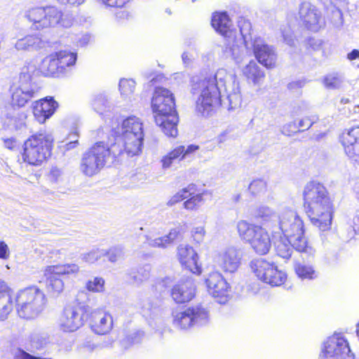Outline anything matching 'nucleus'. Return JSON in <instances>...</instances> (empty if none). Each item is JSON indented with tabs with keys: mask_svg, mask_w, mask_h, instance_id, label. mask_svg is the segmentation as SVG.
I'll use <instances>...</instances> for the list:
<instances>
[{
	"mask_svg": "<svg viewBox=\"0 0 359 359\" xmlns=\"http://www.w3.org/2000/svg\"><path fill=\"white\" fill-rule=\"evenodd\" d=\"M97 2L111 7H123L129 0H95Z\"/></svg>",
	"mask_w": 359,
	"mask_h": 359,
	"instance_id": "obj_59",
	"label": "nucleus"
},
{
	"mask_svg": "<svg viewBox=\"0 0 359 359\" xmlns=\"http://www.w3.org/2000/svg\"><path fill=\"white\" fill-rule=\"evenodd\" d=\"M309 109V106L307 103L301 102L294 107L293 111H292V115L293 116L301 115V114H304V112H306V111H308Z\"/></svg>",
	"mask_w": 359,
	"mask_h": 359,
	"instance_id": "obj_63",
	"label": "nucleus"
},
{
	"mask_svg": "<svg viewBox=\"0 0 359 359\" xmlns=\"http://www.w3.org/2000/svg\"><path fill=\"white\" fill-rule=\"evenodd\" d=\"M55 53L46 57L41 62L39 71L46 76H58L62 74Z\"/></svg>",
	"mask_w": 359,
	"mask_h": 359,
	"instance_id": "obj_32",
	"label": "nucleus"
},
{
	"mask_svg": "<svg viewBox=\"0 0 359 359\" xmlns=\"http://www.w3.org/2000/svg\"><path fill=\"white\" fill-rule=\"evenodd\" d=\"M60 72L63 74L67 67L74 65L76 60V54L67 50H60L55 52Z\"/></svg>",
	"mask_w": 359,
	"mask_h": 359,
	"instance_id": "obj_36",
	"label": "nucleus"
},
{
	"mask_svg": "<svg viewBox=\"0 0 359 359\" xmlns=\"http://www.w3.org/2000/svg\"><path fill=\"white\" fill-rule=\"evenodd\" d=\"M14 359H51V358H44L41 357H36L32 355L26 351L22 349H17L14 352Z\"/></svg>",
	"mask_w": 359,
	"mask_h": 359,
	"instance_id": "obj_60",
	"label": "nucleus"
},
{
	"mask_svg": "<svg viewBox=\"0 0 359 359\" xmlns=\"http://www.w3.org/2000/svg\"><path fill=\"white\" fill-rule=\"evenodd\" d=\"M36 72L34 64L29 62L22 69L19 79L13 82L9 88L11 104L12 108L25 107L32 99L36 97L39 88L32 81V76Z\"/></svg>",
	"mask_w": 359,
	"mask_h": 359,
	"instance_id": "obj_5",
	"label": "nucleus"
},
{
	"mask_svg": "<svg viewBox=\"0 0 359 359\" xmlns=\"http://www.w3.org/2000/svg\"><path fill=\"white\" fill-rule=\"evenodd\" d=\"M250 266L258 279L271 286H280L287 279L285 271L278 269L273 262L264 259H254L251 261Z\"/></svg>",
	"mask_w": 359,
	"mask_h": 359,
	"instance_id": "obj_10",
	"label": "nucleus"
},
{
	"mask_svg": "<svg viewBox=\"0 0 359 359\" xmlns=\"http://www.w3.org/2000/svg\"><path fill=\"white\" fill-rule=\"evenodd\" d=\"M44 13L42 28L55 26L60 22L62 13L57 8L53 6L44 8Z\"/></svg>",
	"mask_w": 359,
	"mask_h": 359,
	"instance_id": "obj_39",
	"label": "nucleus"
},
{
	"mask_svg": "<svg viewBox=\"0 0 359 359\" xmlns=\"http://www.w3.org/2000/svg\"><path fill=\"white\" fill-rule=\"evenodd\" d=\"M16 108H12L9 111L4 113L5 123L15 130H22L26 126L27 114L22 111H15Z\"/></svg>",
	"mask_w": 359,
	"mask_h": 359,
	"instance_id": "obj_30",
	"label": "nucleus"
},
{
	"mask_svg": "<svg viewBox=\"0 0 359 359\" xmlns=\"http://www.w3.org/2000/svg\"><path fill=\"white\" fill-rule=\"evenodd\" d=\"M272 237L275 240L274 244L277 255L283 259H289L292 255V248H294L290 238L283 236Z\"/></svg>",
	"mask_w": 359,
	"mask_h": 359,
	"instance_id": "obj_34",
	"label": "nucleus"
},
{
	"mask_svg": "<svg viewBox=\"0 0 359 359\" xmlns=\"http://www.w3.org/2000/svg\"><path fill=\"white\" fill-rule=\"evenodd\" d=\"M250 27V23L248 22H245L243 26L241 27V33L243 35L246 50H252L257 61L267 69L274 68L277 61L275 48L268 45L262 38L252 36L250 33L248 34L245 29Z\"/></svg>",
	"mask_w": 359,
	"mask_h": 359,
	"instance_id": "obj_8",
	"label": "nucleus"
},
{
	"mask_svg": "<svg viewBox=\"0 0 359 359\" xmlns=\"http://www.w3.org/2000/svg\"><path fill=\"white\" fill-rule=\"evenodd\" d=\"M147 179V175L142 172H137L131 177L132 182L137 184L144 183Z\"/></svg>",
	"mask_w": 359,
	"mask_h": 359,
	"instance_id": "obj_64",
	"label": "nucleus"
},
{
	"mask_svg": "<svg viewBox=\"0 0 359 359\" xmlns=\"http://www.w3.org/2000/svg\"><path fill=\"white\" fill-rule=\"evenodd\" d=\"M15 48L18 51H31L44 47V42L36 35H27L16 41Z\"/></svg>",
	"mask_w": 359,
	"mask_h": 359,
	"instance_id": "obj_31",
	"label": "nucleus"
},
{
	"mask_svg": "<svg viewBox=\"0 0 359 359\" xmlns=\"http://www.w3.org/2000/svg\"><path fill=\"white\" fill-rule=\"evenodd\" d=\"M13 307L11 290L5 281L0 280V320L6 319Z\"/></svg>",
	"mask_w": 359,
	"mask_h": 359,
	"instance_id": "obj_27",
	"label": "nucleus"
},
{
	"mask_svg": "<svg viewBox=\"0 0 359 359\" xmlns=\"http://www.w3.org/2000/svg\"><path fill=\"white\" fill-rule=\"evenodd\" d=\"M44 276L46 277V287L48 294L54 297H58L64 290L65 284L60 278V275L49 269L46 266L44 269Z\"/></svg>",
	"mask_w": 359,
	"mask_h": 359,
	"instance_id": "obj_24",
	"label": "nucleus"
},
{
	"mask_svg": "<svg viewBox=\"0 0 359 359\" xmlns=\"http://www.w3.org/2000/svg\"><path fill=\"white\" fill-rule=\"evenodd\" d=\"M248 189L252 194H259L266 191V183L261 179L255 180L250 184Z\"/></svg>",
	"mask_w": 359,
	"mask_h": 359,
	"instance_id": "obj_54",
	"label": "nucleus"
},
{
	"mask_svg": "<svg viewBox=\"0 0 359 359\" xmlns=\"http://www.w3.org/2000/svg\"><path fill=\"white\" fill-rule=\"evenodd\" d=\"M324 83L329 88H339L343 83V79L337 74H330L325 78Z\"/></svg>",
	"mask_w": 359,
	"mask_h": 359,
	"instance_id": "obj_53",
	"label": "nucleus"
},
{
	"mask_svg": "<svg viewBox=\"0 0 359 359\" xmlns=\"http://www.w3.org/2000/svg\"><path fill=\"white\" fill-rule=\"evenodd\" d=\"M294 270L299 278L302 279L312 280L317 277V273L311 264L305 263H297Z\"/></svg>",
	"mask_w": 359,
	"mask_h": 359,
	"instance_id": "obj_43",
	"label": "nucleus"
},
{
	"mask_svg": "<svg viewBox=\"0 0 359 359\" xmlns=\"http://www.w3.org/2000/svg\"><path fill=\"white\" fill-rule=\"evenodd\" d=\"M155 121L161 127L165 135L172 137L177 136L178 117L176 114L168 116H155Z\"/></svg>",
	"mask_w": 359,
	"mask_h": 359,
	"instance_id": "obj_29",
	"label": "nucleus"
},
{
	"mask_svg": "<svg viewBox=\"0 0 359 359\" xmlns=\"http://www.w3.org/2000/svg\"><path fill=\"white\" fill-rule=\"evenodd\" d=\"M191 82L192 94L199 95L196 108L203 116H208L213 106L224 104L233 109L241 104L237 77L225 69H219L212 76L193 77Z\"/></svg>",
	"mask_w": 359,
	"mask_h": 359,
	"instance_id": "obj_1",
	"label": "nucleus"
},
{
	"mask_svg": "<svg viewBox=\"0 0 359 359\" xmlns=\"http://www.w3.org/2000/svg\"><path fill=\"white\" fill-rule=\"evenodd\" d=\"M194 185L190 184L187 187L182 189L179 191L176 194L171 197L168 201L167 204L169 206H172L177 203L182 201V200L189 197L194 194Z\"/></svg>",
	"mask_w": 359,
	"mask_h": 359,
	"instance_id": "obj_47",
	"label": "nucleus"
},
{
	"mask_svg": "<svg viewBox=\"0 0 359 359\" xmlns=\"http://www.w3.org/2000/svg\"><path fill=\"white\" fill-rule=\"evenodd\" d=\"M195 285L192 280L187 279L180 282L172 290L171 295L174 301L178 304L188 302L195 295Z\"/></svg>",
	"mask_w": 359,
	"mask_h": 359,
	"instance_id": "obj_22",
	"label": "nucleus"
},
{
	"mask_svg": "<svg viewBox=\"0 0 359 359\" xmlns=\"http://www.w3.org/2000/svg\"><path fill=\"white\" fill-rule=\"evenodd\" d=\"M318 119V116L315 114L306 116L299 121L297 126L294 123L288 124L287 127H293L294 129L297 130H305L309 129L315 122Z\"/></svg>",
	"mask_w": 359,
	"mask_h": 359,
	"instance_id": "obj_48",
	"label": "nucleus"
},
{
	"mask_svg": "<svg viewBox=\"0 0 359 359\" xmlns=\"http://www.w3.org/2000/svg\"><path fill=\"white\" fill-rule=\"evenodd\" d=\"M242 73L247 81L254 86H260L265 78L264 71L253 60L243 67Z\"/></svg>",
	"mask_w": 359,
	"mask_h": 359,
	"instance_id": "obj_25",
	"label": "nucleus"
},
{
	"mask_svg": "<svg viewBox=\"0 0 359 359\" xmlns=\"http://www.w3.org/2000/svg\"><path fill=\"white\" fill-rule=\"evenodd\" d=\"M144 140V133H130L126 135H118L113 139L109 138L107 142L110 144H116L122 147L123 153L128 156H134L142 151V146Z\"/></svg>",
	"mask_w": 359,
	"mask_h": 359,
	"instance_id": "obj_15",
	"label": "nucleus"
},
{
	"mask_svg": "<svg viewBox=\"0 0 359 359\" xmlns=\"http://www.w3.org/2000/svg\"><path fill=\"white\" fill-rule=\"evenodd\" d=\"M187 227L186 224H178L175 227L170 229L168 234L165 236L152 238L145 236V243L151 248H165L172 244L182 233L185 232Z\"/></svg>",
	"mask_w": 359,
	"mask_h": 359,
	"instance_id": "obj_21",
	"label": "nucleus"
},
{
	"mask_svg": "<svg viewBox=\"0 0 359 359\" xmlns=\"http://www.w3.org/2000/svg\"><path fill=\"white\" fill-rule=\"evenodd\" d=\"M208 292L219 304L228 301L230 287L219 271H212L204 278Z\"/></svg>",
	"mask_w": 359,
	"mask_h": 359,
	"instance_id": "obj_13",
	"label": "nucleus"
},
{
	"mask_svg": "<svg viewBox=\"0 0 359 359\" xmlns=\"http://www.w3.org/2000/svg\"><path fill=\"white\" fill-rule=\"evenodd\" d=\"M241 258L239 250L234 247H229L219 255L218 264L224 271L233 273L238 269Z\"/></svg>",
	"mask_w": 359,
	"mask_h": 359,
	"instance_id": "obj_20",
	"label": "nucleus"
},
{
	"mask_svg": "<svg viewBox=\"0 0 359 359\" xmlns=\"http://www.w3.org/2000/svg\"><path fill=\"white\" fill-rule=\"evenodd\" d=\"M113 318L111 315L104 311L92 313L90 327L97 334H107L113 328Z\"/></svg>",
	"mask_w": 359,
	"mask_h": 359,
	"instance_id": "obj_19",
	"label": "nucleus"
},
{
	"mask_svg": "<svg viewBox=\"0 0 359 359\" xmlns=\"http://www.w3.org/2000/svg\"><path fill=\"white\" fill-rule=\"evenodd\" d=\"M86 317V311L83 306H67L61 314L59 326L64 332L76 331L84 324Z\"/></svg>",
	"mask_w": 359,
	"mask_h": 359,
	"instance_id": "obj_12",
	"label": "nucleus"
},
{
	"mask_svg": "<svg viewBox=\"0 0 359 359\" xmlns=\"http://www.w3.org/2000/svg\"><path fill=\"white\" fill-rule=\"evenodd\" d=\"M189 313L194 325H205L210 320V314L208 309L201 305L189 307Z\"/></svg>",
	"mask_w": 359,
	"mask_h": 359,
	"instance_id": "obj_35",
	"label": "nucleus"
},
{
	"mask_svg": "<svg viewBox=\"0 0 359 359\" xmlns=\"http://www.w3.org/2000/svg\"><path fill=\"white\" fill-rule=\"evenodd\" d=\"M44 13V8H34L27 12V17L35 24L36 29H40L42 28Z\"/></svg>",
	"mask_w": 359,
	"mask_h": 359,
	"instance_id": "obj_46",
	"label": "nucleus"
},
{
	"mask_svg": "<svg viewBox=\"0 0 359 359\" xmlns=\"http://www.w3.org/2000/svg\"><path fill=\"white\" fill-rule=\"evenodd\" d=\"M281 32L284 41L290 46H294V39L293 38V34L290 28L285 27L283 29L281 30Z\"/></svg>",
	"mask_w": 359,
	"mask_h": 359,
	"instance_id": "obj_61",
	"label": "nucleus"
},
{
	"mask_svg": "<svg viewBox=\"0 0 359 359\" xmlns=\"http://www.w3.org/2000/svg\"><path fill=\"white\" fill-rule=\"evenodd\" d=\"M240 34H241L240 32ZM238 39L234 34L231 35V38H225L224 43V52L226 54L229 55L232 59L237 63H241L245 57V53L243 49L242 44L245 43L243 35Z\"/></svg>",
	"mask_w": 359,
	"mask_h": 359,
	"instance_id": "obj_23",
	"label": "nucleus"
},
{
	"mask_svg": "<svg viewBox=\"0 0 359 359\" xmlns=\"http://www.w3.org/2000/svg\"><path fill=\"white\" fill-rule=\"evenodd\" d=\"M189 309L187 308L183 311L177 312L173 315V325L182 330H187L194 326Z\"/></svg>",
	"mask_w": 359,
	"mask_h": 359,
	"instance_id": "obj_41",
	"label": "nucleus"
},
{
	"mask_svg": "<svg viewBox=\"0 0 359 359\" xmlns=\"http://www.w3.org/2000/svg\"><path fill=\"white\" fill-rule=\"evenodd\" d=\"M345 152L353 161L359 162V141L353 146H348Z\"/></svg>",
	"mask_w": 359,
	"mask_h": 359,
	"instance_id": "obj_58",
	"label": "nucleus"
},
{
	"mask_svg": "<svg viewBox=\"0 0 359 359\" xmlns=\"http://www.w3.org/2000/svg\"><path fill=\"white\" fill-rule=\"evenodd\" d=\"M54 141L51 133L39 131L29 137L24 143L22 158L30 165H39L51 154Z\"/></svg>",
	"mask_w": 359,
	"mask_h": 359,
	"instance_id": "obj_7",
	"label": "nucleus"
},
{
	"mask_svg": "<svg viewBox=\"0 0 359 359\" xmlns=\"http://www.w3.org/2000/svg\"><path fill=\"white\" fill-rule=\"evenodd\" d=\"M58 107L57 102L52 97H46L33 103V114L40 123H43L53 116Z\"/></svg>",
	"mask_w": 359,
	"mask_h": 359,
	"instance_id": "obj_18",
	"label": "nucleus"
},
{
	"mask_svg": "<svg viewBox=\"0 0 359 359\" xmlns=\"http://www.w3.org/2000/svg\"><path fill=\"white\" fill-rule=\"evenodd\" d=\"M257 218L261 219L264 225L270 230V225L278 219L277 212H274L271 208L262 205L257 208L255 212Z\"/></svg>",
	"mask_w": 359,
	"mask_h": 359,
	"instance_id": "obj_38",
	"label": "nucleus"
},
{
	"mask_svg": "<svg viewBox=\"0 0 359 359\" xmlns=\"http://www.w3.org/2000/svg\"><path fill=\"white\" fill-rule=\"evenodd\" d=\"M48 180L55 184L62 183L65 180L62 170L57 166H53L48 175Z\"/></svg>",
	"mask_w": 359,
	"mask_h": 359,
	"instance_id": "obj_52",
	"label": "nucleus"
},
{
	"mask_svg": "<svg viewBox=\"0 0 359 359\" xmlns=\"http://www.w3.org/2000/svg\"><path fill=\"white\" fill-rule=\"evenodd\" d=\"M237 231L241 240L248 243L259 255H266L271 248V239L268 231L261 226L245 220L237 223Z\"/></svg>",
	"mask_w": 359,
	"mask_h": 359,
	"instance_id": "obj_9",
	"label": "nucleus"
},
{
	"mask_svg": "<svg viewBox=\"0 0 359 359\" xmlns=\"http://www.w3.org/2000/svg\"><path fill=\"white\" fill-rule=\"evenodd\" d=\"M143 133L142 123L141 120L136 116H129L122 122L121 126L111 130L112 137L118 135H126L130 133Z\"/></svg>",
	"mask_w": 359,
	"mask_h": 359,
	"instance_id": "obj_26",
	"label": "nucleus"
},
{
	"mask_svg": "<svg viewBox=\"0 0 359 359\" xmlns=\"http://www.w3.org/2000/svg\"><path fill=\"white\" fill-rule=\"evenodd\" d=\"M49 269L60 276H76L79 271L80 267L78 264L74 263H67L65 264H57L48 266Z\"/></svg>",
	"mask_w": 359,
	"mask_h": 359,
	"instance_id": "obj_42",
	"label": "nucleus"
},
{
	"mask_svg": "<svg viewBox=\"0 0 359 359\" xmlns=\"http://www.w3.org/2000/svg\"><path fill=\"white\" fill-rule=\"evenodd\" d=\"M203 195L204 193L197 194L189 198L184 202V208L188 210H197L204 203Z\"/></svg>",
	"mask_w": 359,
	"mask_h": 359,
	"instance_id": "obj_49",
	"label": "nucleus"
},
{
	"mask_svg": "<svg viewBox=\"0 0 359 359\" xmlns=\"http://www.w3.org/2000/svg\"><path fill=\"white\" fill-rule=\"evenodd\" d=\"M79 137V130L75 128L69 135L70 141L63 146L64 150L69 151L76 147L79 144L78 137Z\"/></svg>",
	"mask_w": 359,
	"mask_h": 359,
	"instance_id": "obj_56",
	"label": "nucleus"
},
{
	"mask_svg": "<svg viewBox=\"0 0 359 359\" xmlns=\"http://www.w3.org/2000/svg\"><path fill=\"white\" fill-rule=\"evenodd\" d=\"M321 353L325 358L336 359H354L347 339L340 333H334L323 342Z\"/></svg>",
	"mask_w": 359,
	"mask_h": 359,
	"instance_id": "obj_11",
	"label": "nucleus"
},
{
	"mask_svg": "<svg viewBox=\"0 0 359 359\" xmlns=\"http://www.w3.org/2000/svg\"><path fill=\"white\" fill-rule=\"evenodd\" d=\"M90 104L93 110L99 114H103L110 111L112 107L109 96L104 92L93 95L91 97Z\"/></svg>",
	"mask_w": 359,
	"mask_h": 359,
	"instance_id": "obj_33",
	"label": "nucleus"
},
{
	"mask_svg": "<svg viewBox=\"0 0 359 359\" xmlns=\"http://www.w3.org/2000/svg\"><path fill=\"white\" fill-rule=\"evenodd\" d=\"M151 267L149 264L138 268L136 271H132L129 273L130 280L132 284L140 285L148 280L151 276Z\"/></svg>",
	"mask_w": 359,
	"mask_h": 359,
	"instance_id": "obj_37",
	"label": "nucleus"
},
{
	"mask_svg": "<svg viewBox=\"0 0 359 359\" xmlns=\"http://www.w3.org/2000/svg\"><path fill=\"white\" fill-rule=\"evenodd\" d=\"M135 85L136 83L133 79H122L120 80L119 90L123 100L129 102L135 100L134 95Z\"/></svg>",
	"mask_w": 359,
	"mask_h": 359,
	"instance_id": "obj_40",
	"label": "nucleus"
},
{
	"mask_svg": "<svg viewBox=\"0 0 359 359\" xmlns=\"http://www.w3.org/2000/svg\"><path fill=\"white\" fill-rule=\"evenodd\" d=\"M11 257L8 245L4 241H0V259L7 260Z\"/></svg>",
	"mask_w": 359,
	"mask_h": 359,
	"instance_id": "obj_62",
	"label": "nucleus"
},
{
	"mask_svg": "<svg viewBox=\"0 0 359 359\" xmlns=\"http://www.w3.org/2000/svg\"><path fill=\"white\" fill-rule=\"evenodd\" d=\"M172 93L168 89L156 88L151 100V108L155 116H168L176 114Z\"/></svg>",
	"mask_w": 359,
	"mask_h": 359,
	"instance_id": "obj_14",
	"label": "nucleus"
},
{
	"mask_svg": "<svg viewBox=\"0 0 359 359\" xmlns=\"http://www.w3.org/2000/svg\"><path fill=\"white\" fill-rule=\"evenodd\" d=\"M106 252V256L111 262H116L123 256V249L121 246L113 247Z\"/></svg>",
	"mask_w": 359,
	"mask_h": 359,
	"instance_id": "obj_55",
	"label": "nucleus"
},
{
	"mask_svg": "<svg viewBox=\"0 0 359 359\" xmlns=\"http://www.w3.org/2000/svg\"><path fill=\"white\" fill-rule=\"evenodd\" d=\"M104 280L102 277H95L86 282V289L93 292H102L104 290Z\"/></svg>",
	"mask_w": 359,
	"mask_h": 359,
	"instance_id": "obj_50",
	"label": "nucleus"
},
{
	"mask_svg": "<svg viewBox=\"0 0 359 359\" xmlns=\"http://www.w3.org/2000/svg\"><path fill=\"white\" fill-rule=\"evenodd\" d=\"M304 208L311 223L320 230L330 228L332 222V204L323 184L312 181L304 189Z\"/></svg>",
	"mask_w": 359,
	"mask_h": 359,
	"instance_id": "obj_3",
	"label": "nucleus"
},
{
	"mask_svg": "<svg viewBox=\"0 0 359 359\" xmlns=\"http://www.w3.org/2000/svg\"><path fill=\"white\" fill-rule=\"evenodd\" d=\"M46 297L36 286L20 290L15 295V307L18 316L25 319L37 317L44 309Z\"/></svg>",
	"mask_w": 359,
	"mask_h": 359,
	"instance_id": "obj_6",
	"label": "nucleus"
},
{
	"mask_svg": "<svg viewBox=\"0 0 359 359\" xmlns=\"http://www.w3.org/2000/svg\"><path fill=\"white\" fill-rule=\"evenodd\" d=\"M341 141L346 150L348 146H353L359 142V127L353 128L342 133Z\"/></svg>",
	"mask_w": 359,
	"mask_h": 359,
	"instance_id": "obj_44",
	"label": "nucleus"
},
{
	"mask_svg": "<svg viewBox=\"0 0 359 359\" xmlns=\"http://www.w3.org/2000/svg\"><path fill=\"white\" fill-rule=\"evenodd\" d=\"M277 217L278 219L269 226L272 236L290 238L294 250L306 255L308 259L313 258L316 250L308 244L304 224L297 212L289 207H280Z\"/></svg>",
	"mask_w": 359,
	"mask_h": 359,
	"instance_id": "obj_2",
	"label": "nucleus"
},
{
	"mask_svg": "<svg viewBox=\"0 0 359 359\" xmlns=\"http://www.w3.org/2000/svg\"><path fill=\"white\" fill-rule=\"evenodd\" d=\"M122 154V147L118 145H109L104 141L97 142L83 154L80 170L86 176H94L105 165L114 163Z\"/></svg>",
	"mask_w": 359,
	"mask_h": 359,
	"instance_id": "obj_4",
	"label": "nucleus"
},
{
	"mask_svg": "<svg viewBox=\"0 0 359 359\" xmlns=\"http://www.w3.org/2000/svg\"><path fill=\"white\" fill-rule=\"evenodd\" d=\"M212 27L225 38H231L235 33L231 29V22L226 13H215L212 17Z\"/></svg>",
	"mask_w": 359,
	"mask_h": 359,
	"instance_id": "obj_28",
	"label": "nucleus"
},
{
	"mask_svg": "<svg viewBox=\"0 0 359 359\" xmlns=\"http://www.w3.org/2000/svg\"><path fill=\"white\" fill-rule=\"evenodd\" d=\"M142 337L143 332L141 331L133 332L121 340V346L124 348H128L133 344L140 343Z\"/></svg>",
	"mask_w": 359,
	"mask_h": 359,
	"instance_id": "obj_51",
	"label": "nucleus"
},
{
	"mask_svg": "<svg viewBox=\"0 0 359 359\" xmlns=\"http://www.w3.org/2000/svg\"><path fill=\"white\" fill-rule=\"evenodd\" d=\"M300 20L308 29L318 32L324 25L320 11L310 2H302L299 7Z\"/></svg>",
	"mask_w": 359,
	"mask_h": 359,
	"instance_id": "obj_16",
	"label": "nucleus"
},
{
	"mask_svg": "<svg viewBox=\"0 0 359 359\" xmlns=\"http://www.w3.org/2000/svg\"><path fill=\"white\" fill-rule=\"evenodd\" d=\"M178 259L185 269L193 273L200 274L201 267L198 264V255L189 245L181 244L177 247Z\"/></svg>",
	"mask_w": 359,
	"mask_h": 359,
	"instance_id": "obj_17",
	"label": "nucleus"
},
{
	"mask_svg": "<svg viewBox=\"0 0 359 359\" xmlns=\"http://www.w3.org/2000/svg\"><path fill=\"white\" fill-rule=\"evenodd\" d=\"M106 250L100 248H93L87 252L81 255V259L88 264H94L102 257L106 256Z\"/></svg>",
	"mask_w": 359,
	"mask_h": 359,
	"instance_id": "obj_45",
	"label": "nucleus"
},
{
	"mask_svg": "<svg viewBox=\"0 0 359 359\" xmlns=\"http://www.w3.org/2000/svg\"><path fill=\"white\" fill-rule=\"evenodd\" d=\"M191 233L193 241L196 243L201 244L203 242L205 236V230L203 226L194 227L191 231Z\"/></svg>",
	"mask_w": 359,
	"mask_h": 359,
	"instance_id": "obj_57",
	"label": "nucleus"
}]
</instances>
